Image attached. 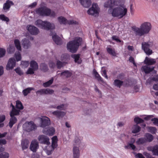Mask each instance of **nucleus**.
Here are the masks:
<instances>
[{"mask_svg":"<svg viewBox=\"0 0 158 158\" xmlns=\"http://www.w3.org/2000/svg\"><path fill=\"white\" fill-rule=\"evenodd\" d=\"M151 28V23L145 22L142 23L139 27H133L132 30L135 36L140 37L148 34Z\"/></svg>","mask_w":158,"mask_h":158,"instance_id":"nucleus-1","label":"nucleus"},{"mask_svg":"<svg viewBox=\"0 0 158 158\" xmlns=\"http://www.w3.org/2000/svg\"><path fill=\"white\" fill-rule=\"evenodd\" d=\"M81 38L77 37L74 40L69 41L67 45L68 50L72 53L76 52L81 44Z\"/></svg>","mask_w":158,"mask_h":158,"instance_id":"nucleus-2","label":"nucleus"},{"mask_svg":"<svg viewBox=\"0 0 158 158\" xmlns=\"http://www.w3.org/2000/svg\"><path fill=\"white\" fill-rule=\"evenodd\" d=\"M127 11L125 6L123 5L120 7L114 8L111 14L113 17L121 19L126 15Z\"/></svg>","mask_w":158,"mask_h":158,"instance_id":"nucleus-3","label":"nucleus"},{"mask_svg":"<svg viewBox=\"0 0 158 158\" xmlns=\"http://www.w3.org/2000/svg\"><path fill=\"white\" fill-rule=\"evenodd\" d=\"M35 24L38 27L47 30L53 29L55 28V26L53 23L46 21H43L40 19L36 21Z\"/></svg>","mask_w":158,"mask_h":158,"instance_id":"nucleus-4","label":"nucleus"},{"mask_svg":"<svg viewBox=\"0 0 158 158\" xmlns=\"http://www.w3.org/2000/svg\"><path fill=\"white\" fill-rule=\"evenodd\" d=\"M35 11L37 14L42 16H50L52 17H54L56 15V13L50 10L45 6L36 9Z\"/></svg>","mask_w":158,"mask_h":158,"instance_id":"nucleus-5","label":"nucleus"},{"mask_svg":"<svg viewBox=\"0 0 158 158\" xmlns=\"http://www.w3.org/2000/svg\"><path fill=\"white\" fill-rule=\"evenodd\" d=\"M152 45L150 42H143L142 43V48L148 55H151L152 53V50L150 48Z\"/></svg>","mask_w":158,"mask_h":158,"instance_id":"nucleus-6","label":"nucleus"},{"mask_svg":"<svg viewBox=\"0 0 158 158\" xmlns=\"http://www.w3.org/2000/svg\"><path fill=\"white\" fill-rule=\"evenodd\" d=\"M57 139L56 136H54L52 138V144L51 146L48 147L46 150V153L48 155L52 154L55 148L57 146Z\"/></svg>","mask_w":158,"mask_h":158,"instance_id":"nucleus-7","label":"nucleus"},{"mask_svg":"<svg viewBox=\"0 0 158 158\" xmlns=\"http://www.w3.org/2000/svg\"><path fill=\"white\" fill-rule=\"evenodd\" d=\"M40 126L44 128L49 126L51 124V121L48 117L46 116L42 117L40 118Z\"/></svg>","mask_w":158,"mask_h":158,"instance_id":"nucleus-8","label":"nucleus"},{"mask_svg":"<svg viewBox=\"0 0 158 158\" xmlns=\"http://www.w3.org/2000/svg\"><path fill=\"white\" fill-rule=\"evenodd\" d=\"M29 68L27 72V74H32L34 73V71H36L38 69L39 66L37 63L34 60H32L30 62Z\"/></svg>","mask_w":158,"mask_h":158,"instance_id":"nucleus-9","label":"nucleus"},{"mask_svg":"<svg viewBox=\"0 0 158 158\" xmlns=\"http://www.w3.org/2000/svg\"><path fill=\"white\" fill-rule=\"evenodd\" d=\"M99 9L97 4L96 3L93 4L92 7L87 11L88 14L94 15L95 14H98Z\"/></svg>","mask_w":158,"mask_h":158,"instance_id":"nucleus-10","label":"nucleus"},{"mask_svg":"<svg viewBox=\"0 0 158 158\" xmlns=\"http://www.w3.org/2000/svg\"><path fill=\"white\" fill-rule=\"evenodd\" d=\"M40 143L47 145H49L50 143L49 142V138L47 136L44 135H40L38 138Z\"/></svg>","mask_w":158,"mask_h":158,"instance_id":"nucleus-11","label":"nucleus"},{"mask_svg":"<svg viewBox=\"0 0 158 158\" xmlns=\"http://www.w3.org/2000/svg\"><path fill=\"white\" fill-rule=\"evenodd\" d=\"M23 127L27 131H30L35 129L36 126L32 122H26L23 125Z\"/></svg>","mask_w":158,"mask_h":158,"instance_id":"nucleus-12","label":"nucleus"},{"mask_svg":"<svg viewBox=\"0 0 158 158\" xmlns=\"http://www.w3.org/2000/svg\"><path fill=\"white\" fill-rule=\"evenodd\" d=\"M16 61L14 58H10L7 63L6 66V69L7 70H11L15 66Z\"/></svg>","mask_w":158,"mask_h":158,"instance_id":"nucleus-13","label":"nucleus"},{"mask_svg":"<svg viewBox=\"0 0 158 158\" xmlns=\"http://www.w3.org/2000/svg\"><path fill=\"white\" fill-rule=\"evenodd\" d=\"M27 30L32 35H36L39 32L38 28L34 26L29 25L27 26Z\"/></svg>","mask_w":158,"mask_h":158,"instance_id":"nucleus-14","label":"nucleus"},{"mask_svg":"<svg viewBox=\"0 0 158 158\" xmlns=\"http://www.w3.org/2000/svg\"><path fill=\"white\" fill-rule=\"evenodd\" d=\"M42 132L44 134L52 136L54 134L55 130L53 127H50L43 128Z\"/></svg>","mask_w":158,"mask_h":158,"instance_id":"nucleus-15","label":"nucleus"},{"mask_svg":"<svg viewBox=\"0 0 158 158\" xmlns=\"http://www.w3.org/2000/svg\"><path fill=\"white\" fill-rule=\"evenodd\" d=\"M119 6V1H109L106 2L104 4V6L106 7H113L115 6Z\"/></svg>","mask_w":158,"mask_h":158,"instance_id":"nucleus-16","label":"nucleus"},{"mask_svg":"<svg viewBox=\"0 0 158 158\" xmlns=\"http://www.w3.org/2000/svg\"><path fill=\"white\" fill-rule=\"evenodd\" d=\"M19 114H16V112L13 113L11 114V113H10V116L11 118L10 119V122L9 123V126L10 128H11L13 125L15 124L17 121L16 118L15 117V115H17Z\"/></svg>","mask_w":158,"mask_h":158,"instance_id":"nucleus-17","label":"nucleus"},{"mask_svg":"<svg viewBox=\"0 0 158 158\" xmlns=\"http://www.w3.org/2000/svg\"><path fill=\"white\" fill-rule=\"evenodd\" d=\"M38 148L39 144L37 141L35 140H32L30 146L31 150L34 152H36Z\"/></svg>","mask_w":158,"mask_h":158,"instance_id":"nucleus-18","label":"nucleus"},{"mask_svg":"<svg viewBox=\"0 0 158 158\" xmlns=\"http://www.w3.org/2000/svg\"><path fill=\"white\" fill-rule=\"evenodd\" d=\"M52 114L58 118H62L66 114V113L64 112L58 110L52 112Z\"/></svg>","mask_w":158,"mask_h":158,"instance_id":"nucleus-19","label":"nucleus"},{"mask_svg":"<svg viewBox=\"0 0 158 158\" xmlns=\"http://www.w3.org/2000/svg\"><path fill=\"white\" fill-rule=\"evenodd\" d=\"M73 158H79L80 152L78 147L74 146L73 149Z\"/></svg>","mask_w":158,"mask_h":158,"instance_id":"nucleus-20","label":"nucleus"},{"mask_svg":"<svg viewBox=\"0 0 158 158\" xmlns=\"http://www.w3.org/2000/svg\"><path fill=\"white\" fill-rule=\"evenodd\" d=\"M13 5V3L12 1L9 0H7L3 6V8L5 12H6L9 10L11 6Z\"/></svg>","mask_w":158,"mask_h":158,"instance_id":"nucleus-21","label":"nucleus"},{"mask_svg":"<svg viewBox=\"0 0 158 158\" xmlns=\"http://www.w3.org/2000/svg\"><path fill=\"white\" fill-rule=\"evenodd\" d=\"M135 139L133 138H131L128 144L125 146V148L128 149L131 148L133 150H135L136 148V147L133 144V143L135 142Z\"/></svg>","mask_w":158,"mask_h":158,"instance_id":"nucleus-22","label":"nucleus"},{"mask_svg":"<svg viewBox=\"0 0 158 158\" xmlns=\"http://www.w3.org/2000/svg\"><path fill=\"white\" fill-rule=\"evenodd\" d=\"M156 59H152L146 57L144 61V63L147 65H153L156 63Z\"/></svg>","mask_w":158,"mask_h":158,"instance_id":"nucleus-23","label":"nucleus"},{"mask_svg":"<svg viewBox=\"0 0 158 158\" xmlns=\"http://www.w3.org/2000/svg\"><path fill=\"white\" fill-rule=\"evenodd\" d=\"M154 67L150 68L147 65L143 66L142 67L141 70L144 72L145 73L148 74L154 70Z\"/></svg>","mask_w":158,"mask_h":158,"instance_id":"nucleus-24","label":"nucleus"},{"mask_svg":"<svg viewBox=\"0 0 158 158\" xmlns=\"http://www.w3.org/2000/svg\"><path fill=\"white\" fill-rule=\"evenodd\" d=\"M148 149L152 151L153 155L158 156V145H155L152 147H148Z\"/></svg>","mask_w":158,"mask_h":158,"instance_id":"nucleus-25","label":"nucleus"},{"mask_svg":"<svg viewBox=\"0 0 158 158\" xmlns=\"http://www.w3.org/2000/svg\"><path fill=\"white\" fill-rule=\"evenodd\" d=\"M107 52L110 55L113 56H115L116 53L115 52V49L111 48V46L109 45L107 46L106 48Z\"/></svg>","mask_w":158,"mask_h":158,"instance_id":"nucleus-26","label":"nucleus"},{"mask_svg":"<svg viewBox=\"0 0 158 158\" xmlns=\"http://www.w3.org/2000/svg\"><path fill=\"white\" fill-rule=\"evenodd\" d=\"M81 4L84 7H88L91 4L90 0H79Z\"/></svg>","mask_w":158,"mask_h":158,"instance_id":"nucleus-27","label":"nucleus"},{"mask_svg":"<svg viewBox=\"0 0 158 158\" xmlns=\"http://www.w3.org/2000/svg\"><path fill=\"white\" fill-rule=\"evenodd\" d=\"M52 38L54 41L57 45L61 44L62 42L60 37L55 34L52 35Z\"/></svg>","mask_w":158,"mask_h":158,"instance_id":"nucleus-28","label":"nucleus"},{"mask_svg":"<svg viewBox=\"0 0 158 158\" xmlns=\"http://www.w3.org/2000/svg\"><path fill=\"white\" fill-rule=\"evenodd\" d=\"M22 44L24 48L27 49L31 46L30 41L27 39H24L22 40Z\"/></svg>","mask_w":158,"mask_h":158,"instance_id":"nucleus-29","label":"nucleus"},{"mask_svg":"<svg viewBox=\"0 0 158 158\" xmlns=\"http://www.w3.org/2000/svg\"><path fill=\"white\" fill-rule=\"evenodd\" d=\"M59 71L57 72V75L60 74V76L67 77H69L72 75V73L69 71L67 70L61 72L60 73H58Z\"/></svg>","mask_w":158,"mask_h":158,"instance_id":"nucleus-30","label":"nucleus"},{"mask_svg":"<svg viewBox=\"0 0 158 158\" xmlns=\"http://www.w3.org/2000/svg\"><path fill=\"white\" fill-rule=\"evenodd\" d=\"M123 81L119 79H116L114 80L113 85L117 87L120 88L123 84Z\"/></svg>","mask_w":158,"mask_h":158,"instance_id":"nucleus-31","label":"nucleus"},{"mask_svg":"<svg viewBox=\"0 0 158 158\" xmlns=\"http://www.w3.org/2000/svg\"><path fill=\"white\" fill-rule=\"evenodd\" d=\"M132 129V132L133 133H136L140 131L141 127L137 124H136L133 125Z\"/></svg>","mask_w":158,"mask_h":158,"instance_id":"nucleus-32","label":"nucleus"},{"mask_svg":"<svg viewBox=\"0 0 158 158\" xmlns=\"http://www.w3.org/2000/svg\"><path fill=\"white\" fill-rule=\"evenodd\" d=\"M93 74L98 81H101L102 82H103L102 78L95 69H94L93 70Z\"/></svg>","mask_w":158,"mask_h":158,"instance_id":"nucleus-33","label":"nucleus"},{"mask_svg":"<svg viewBox=\"0 0 158 158\" xmlns=\"http://www.w3.org/2000/svg\"><path fill=\"white\" fill-rule=\"evenodd\" d=\"M34 89V88L32 87H29L23 90L22 92L24 96H26L32 90Z\"/></svg>","mask_w":158,"mask_h":158,"instance_id":"nucleus-34","label":"nucleus"},{"mask_svg":"<svg viewBox=\"0 0 158 158\" xmlns=\"http://www.w3.org/2000/svg\"><path fill=\"white\" fill-rule=\"evenodd\" d=\"M146 141L147 140L145 138H140L136 141V143L138 145H140L145 143Z\"/></svg>","mask_w":158,"mask_h":158,"instance_id":"nucleus-35","label":"nucleus"},{"mask_svg":"<svg viewBox=\"0 0 158 158\" xmlns=\"http://www.w3.org/2000/svg\"><path fill=\"white\" fill-rule=\"evenodd\" d=\"M134 121L137 124H138L143 123L144 121L138 116H135L134 118Z\"/></svg>","mask_w":158,"mask_h":158,"instance_id":"nucleus-36","label":"nucleus"},{"mask_svg":"<svg viewBox=\"0 0 158 158\" xmlns=\"http://www.w3.org/2000/svg\"><path fill=\"white\" fill-rule=\"evenodd\" d=\"M16 108L18 109V110H22L23 108V106L21 103V102L17 100L16 101Z\"/></svg>","mask_w":158,"mask_h":158,"instance_id":"nucleus-37","label":"nucleus"},{"mask_svg":"<svg viewBox=\"0 0 158 158\" xmlns=\"http://www.w3.org/2000/svg\"><path fill=\"white\" fill-rule=\"evenodd\" d=\"M22 148L23 150L27 148L28 147V142L26 140L23 141L21 143Z\"/></svg>","mask_w":158,"mask_h":158,"instance_id":"nucleus-38","label":"nucleus"},{"mask_svg":"<svg viewBox=\"0 0 158 158\" xmlns=\"http://www.w3.org/2000/svg\"><path fill=\"white\" fill-rule=\"evenodd\" d=\"M53 81V79L52 78L47 82L43 83V85L44 87H48L52 83Z\"/></svg>","mask_w":158,"mask_h":158,"instance_id":"nucleus-39","label":"nucleus"},{"mask_svg":"<svg viewBox=\"0 0 158 158\" xmlns=\"http://www.w3.org/2000/svg\"><path fill=\"white\" fill-rule=\"evenodd\" d=\"M69 57H70L69 55L67 54H64L61 55V60L64 62L69 60Z\"/></svg>","mask_w":158,"mask_h":158,"instance_id":"nucleus-40","label":"nucleus"},{"mask_svg":"<svg viewBox=\"0 0 158 158\" xmlns=\"http://www.w3.org/2000/svg\"><path fill=\"white\" fill-rule=\"evenodd\" d=\"M72 57L74 59L75 62L80 64L81 62L79 60L80 58V55L79 54H73L72 55Z\"/></svg>","mask_w":158,"mask_h":158,"instance_id":"nucleus-41","label":"nucleus"},{"mask_svg":"<svg viewBox=\"0 0 158 158\" xmlns=\"http://www.w3.org/2000/svg\"><path fill=\"white\" fill-rule=\"evenodd\" d=\"M58 21L60 24H65L67 22V19L62 16L58 17Z\"/></svg>","mask_w":158,"mask_h":158,"instance_id":"nucleus-42","label":"nucleus"},{"mask_svg":"<svg viewBox=\"0 0 158 158\" xmlns=\"http://www.w3.org/2000/svg\"><path fill=\"white\" fill-rule=\"evenodd\" d=\"M15 46L17 50L21 51V48L19 41L18 40H15L14 41Z\"/></svg>","mask_w":158,"mask_h":158,"instance_id":"nucleus-43","label":"nucleus"},{"mask_svg":"<svg viewBox=\"0 0 158 158\" xmlns=\"http://www.w3.org/2000/svg\"><path fill=\"white\" fill-rule=\"evenodd\" d=\"M40 69L41 70L44 72H46L48 70V67L46 64L45 63H42L40 66Z\"/></svg>","mask_w":158,"mask_h":158,"instance_id":"nucleus-44","label":"nucleus"},{"mask_svg":"<svg viewBox=\"0 0 158 158\" xmlns=\"http://www.w3.org/2000/svg\"><path fill=\"white\" fill-rule=\"evenodd\" d=\"M145 136L147 138V141L149 142L152 141L153 139V136L149 133H146L145 135Z\"/></svg>","mask_w":158,"mask_h":158,"instance_id":"nucleus-45","label":"nucleus"},{"mask_svg":"<svg viewBox=\"0 0 158 158\" xmlns=\"http://www.w3.org/2000/svg\"><path fill=\"white\" fill-rule=\"evenodd\" d=\"M10 106H11L12 107V111H11L10 113H11V114H12L13 113H15L16 112V114H19L20 111L19 110H18L17 109H16L15 107L12 104V103H11Z\"/></svg>","mask_w":158,"mask_h":158,"instance_id":"nucleus-46","label":"nucleus"},{"mask_svg":"<svg viewBox=\"0 0 158 158\" xmlns=\"http://www.w3.org/2000/svg\"><path fill=\"white\" fill-rule=\"evenodd\" d=\"M148 131L152 134H155L156 131V127H148Z\"/></svg>","mask_w":158,"mask_h":158,"instance_id":"nucleus-47","label":"nucleus"},{"mask_svg":"<svg viewBox=\"0 0 158 158\" xmlns=\"http://www.w3.org/2000/svg\"><path fill=\"white\" fill-rule=\"evenodd\" d=\"M0 19L3 21L8 22L9 21V19L4 15H0Z\"/></svg>","mask_w":158,"mask_h":158,"instance_id":"nucleus-48","label":"nucleus"},{"mask_svg":"<svg viewBox=\"0 0 158 158\" xmlns=\"http://www.w3.org/2000/svg\"><path fill=\"white\" fill-rule=\"evenodd\" d=\"M67 106L65 104H60L57 106V109L60 110H65Z\"/></svg>","mask_w":158,"mask_h":158,"instance_id":"nucleus-49","label":"nucleus"},{"mask_svg":"<svg viewBox=\"0 0 158 158\" xmlns=\"http://www.w3.org/2000/svg\"><path fill=\"white\" fill-rule=\"evenodd\" d=\"M9 154L6 152H3L0 154V158H8Z\"/></svg>","mask_w":158,"mask_h":158,"instance_id":"nucleus-50","label":"nucleus"},{"mask_svg":"<svg viewBox=\"0 0 158 158\" xmlns=\"http://www.w3.org/2000/svg\"><path fill=\"white\" fill-rule=\"evenodd\" d=\"M45 94H52L54 92L53 90L50 89H45Z\"/></svg>","mask_w":158,"mask_h":158,"instance_id":"nucleus-51","label":"nucleus"},{"mask_svg":"<svg viewBox=\"0 0 158 158\" xmlns=\"http://www.w3.org/2000/svg\"><path fill=\"white\" fill-rule=\"evenodd\" d=\"M45 89H41L37 91L36 93L37 94H39L41 95L45 94Z\"/></svg>","mask_w":158,"mask_h":158,"instance_id":"nucleus-52","label":"nucleus"},{"mask_svg":"<svg viewBox=\"0 0 158 158\" xmlns=\"http://www.w3.org/2000/svg\"><path fill=\"white\" fill-rule=\"evenodd\" d=\"M6 50L3 48H0V58L4 56L6 53Z\"/></svg>","mask_w":158,"mask_h":158,"instance_id":"nucleus-53","label":"nucleus"},{"mask_svg":"<svg viewBox=\"0 0 158 158\" xmlns=\"http://www.w3.org/2000/svg\"><path fill=\"white\" fill-rule=\"evenodd\" d=\"M15 57L18 61L20 60L21 58V54L19 52L15 53Z\"/></svg>","mask_w":158,"mask_h":158,"instance_id":"nucleus-54","label":"nucleus"},{"mask_svg":"<svg viewBox=\"0 0 158 158\" xmlns=\"http://www.w3.org/2000/svg\"><path fill=\"white\" fill-rule=\"evenodd\" d=\"M15 71L19 75H21L23 74V72L19 67H17L16 69H15Z\"/></svg>","mask_w":158,"mask_h":158,"instance_id":"nucleus-55","label":"nucleus"},{"mask_svg":"<svg viewBox=\"0 0 158 158\" xmlns=\"http://www.w3.org/2000/svg\"><path fill=\"white\" fill-rule=\"evenodd\" d=\"M29 64L28 61H23L21 63V65L24 68H27Z\"/></svg>","mask_w":158,"mask_h":158,"instance_id":"nucleus-56","label":"nucleus"},{"mask_svg":"<svg viewBox=\"0 0 158 158\" xmlns=\"http://www.w3.org/2000/svg\"><path fill=\"white\" fill-rule=\"evenodd\" d=\"M63 62L60 60H57L56 61V65L58 69H60L63 67Z\"/></svg>","mask_w":158,"mask_h":158,"instance_id":"nucleus-57","label":"nucleus"},{"mask_svg":"<svg viewBox=\"0 0 158 158\" xmlns=\"http://www.w3.org/2000/svg\"><path fill=\"white\" fill-rule=\"evenodd\" d=\"M55 62L52 61L50 60L49 63V66L50 68H54L56 67Z\"/></svg>","mask_w":158,"mask_h":158,"instance_id":"nucleus-58","label":"nucleus"},{"mask_svg":"<svg viewBox=\"0 0 158 158\" xmlns=\"http://www.w3.org/2000/svg\"><path fill=\"white\" fill-rule=\"evenodd\" d=\"M151 121L153 122V123L158 126V118H152L151 120Z\"/></svg>","mask_w":158,"mask_h":158,"instance_id":"nucleus-59","label":"nucleus"},{"mask_svg":"<svg viewBox=\"0 0 158 158\" xmlns=\"http://www.w3.org/2000/svg\"><path fill=\"white\" fill-rule=\"evenodd\" d=\"M67 22L69 25H75L77 23L76 21L73 20H69L67 21Z\"/></svg>","mask_w":158,"mask_h":158,"instance_id":"nucleus-60","label":"nucleus"},{"mask_svg":"<svg viewBox=\"0 0 158 158\" xmlns=\"http://www.w3.org/2000/svg\"><path fill=\"white\" fill-rule=\"evenodd\" d=\"M7 51L9 53H11L15 51V48L12 46H10L9 48L8 49Z\"/></svg>","mask_w":158,"mask_h":158,"instance_id":"nucleus-61","label":"nucleus"},{"mask_svg":"<svg viewBox=\"0 0 158 158\" xmlns=\"http://www.w3.org/2000/svg\"><path fill=\"white\" fill-rule=\"evenodd\" d=\"M154 116L152 115H147L144 118V119L147 120H149L152 118H153Z\"/></svg>","mask_w":158,"mask_h":158,"instance_id":"nucleus-62","label":"nucleus"},{"mask_svg":"<svg viewBox=\"0 0 158 158\" xmlns=\"http://www.w3.org/2000/svg\"><path fill=\"white\" fill-rule=\"evenodd\" d=\"M112 38L113 40H114L117 42H121V41L118 39V37L117 36H113Z\"/></svg>","mask_w":158,"mask_h":158,"instance_id":"nucleus-63","label":"nucleus"},{"mask_svg":"<svg viewBox=\"0 0 158 158\" xmlns=\"http://www.w3.org/2000/svg\"><path fill=\"white\" fill-rule=\"evenodd\" d=\"M81 143L80 140L78 139H76L75 141V143L74 144V146H79Z\"/></svg>","mask_w":158,"mask_h":158,"instance_id":"nucleus-64","label":"nucleus"}]
</instances>
